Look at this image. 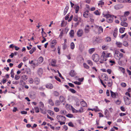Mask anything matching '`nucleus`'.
Listing matches in <instances>:
<instances>
[{
    "label": "nucleus",
    "instance_id": "f257e3e1",
    "mask_svg": "<svg viewBox=\"0 0 131 131\" xmlns=\"http://www.w3.org/2000/svg\"><path fill=\"white\" fill-rule=\"evenodd\" d=\"M123 57V54L117 51H115L114 53V57L115 59L119 60Z\"/></svg>",
    "mask_w": 131,
    "mask_h": 131
},
{
    "label": "nucleus",
    "instance_id": "f03ea898",
    "mask_svg": "<svg viewBox=\"0 0 131 131\" xmlns=\"http://www.w3.org/2000/svg\"><path fill=\"white\" fill-rule=\"evenodd\" d=\"M104 17H106V21L107 22L109 23H112L113 21V16L109 14L105 15Z\"/></svg>",
    "mask_w": 131,
    "mask_h": 131
},
{
    "label": "nucleus",
    "instance_id": "7ed1b4c3",
    "mask_svg": "<svg viewBox=\"0 0 131 131\" xmlns=\"http://www.w3.org/2000/svg\"><path fill=\"white\" fill-rule=\"evenodd\" d=\"M107 60V59L106 58L105 56V52L103 51L102 53L100 62V63H103L104 61H106Z\"/></svg>",
    "mask_w": 131,
    "mask_h": 131
},
{
    "label": "nucleus",
    "instance_id": "20e7f679",
    "mask_svg": "<svg viewBox=\"0 0 131 131\" xmlns=\"http://www.w3.org/2000/svg\"><path fill=\"white\" fill-rule=\"evenodd\" d=\"M123 98L126 105H129L130 104L131 100L130 98H129L126 96H124Z\"/></svg>",
    "mask_w": 131,
    "mask_h": 131
},
{
    "label": "nucleus",
    "instance_id": "39448f33",
    "mask_svg": "<svg viewBox=\"0 0 131 131\" xmlns=\"http://www.w3.org/2000/svg\"><path fill=\"white\" fill-rule=\"evenodd\" d=\"M57 118L58 120V121H64L66 120V118L65 117L62 115H57Z\"/></svg>",
    "mask_w": 131,
    "mask_h": 131
},
{
    "label": "nucleus",
    "instance_id": "423d86ee",
    "mask_svg": "<svg viewBox=\"0 0 131 131\" xmlns=\"http://www.w3.org/2000/svg\"><path fill=\"white\" fill-rule=\"evenodd\" d=\"M92 59L95 62H97L99 59V56L97 54H93L92 56Z\"/></svg>",
    "mask_w": 131,
    "mask_h": 131
},
{
    "label": "nucleus",
    "instance_id": "0eeeda50",
    "mask_svg": "<svg viewBox=\"0 0 131 131\" xmlns=\"http://www.w3.org/2000/svg\"><path fill=\"white\" fill-rule=\"evenodd\" d=\"M83 34V31L82 29H79L77 32V35L78 37H80Z\"/></svg>",
    "mask_w": 131,
    "mask_h": 131
},
{
    "label": "nucleus",
    "instance_id": "6e6552de",
    "mask_svg": "<svg viewBox=\"0 0 131 131\" xmlns=\"http://www.w3.org/2000/svg\"><path fill=\"white\" fill-rule=\"evenodd\" d=\"M90 28L88 25L86 26L84 29V32L85 33H87L89 32L90 31Z\"/></svg>",
    "mask_w": 131,
    "mask_h": 131
},
{
    "label": "nucleus",
    "instance_id": "1a4fd4ad",
    "mask_svg": "<svg viewBox=\"0 0 131 131\" xmlns=\"http://www.w3.org/2000/svg\"><path fill=\"white\" fill-rule=\"evenodd\" d=\"M40 81V80L37 77L36 78L34 79V83L36 85H38L39 84V83Z\"/></svg>",
    "mask_w": 131,
    "mask_h": 131
},
{
    "label": "nucleus",
    "instance_id": "9d476101",
    "mask_svg": "<svg viewBox=\"0 0 131 131\" xmlns=\"http://www.w3.org/2000/svg\"><path fill=\"white\" fill-rule=\"evenodd\" d=\"M46 86V88L50 89H52L53 87L52 85L50 83H49L47 84Z\"/></svg>",
    "mask_w": 131,
    "mask_h": 131
},
{
    "label": "nucleus",
    "instance_id": "9b49d317",
    "mask_svg": "<svg viewBox=\"0 0 131 131\" xmlns=\"http://www.w3.org/2000/svg\"><path fill=\"white\" fill-rule=\"evenodd\" d=\"M120 19L122 21H125L127 20V18L125 16H122L120 17Z\"/></svg>",
    "mask_w": 131,
    "mask_h": 131
},
{
    "label": "nucleus",
    "instance_id": "f8f14e48",
    "mask_svg": "<svg viewBox=\"0 0 131 131\" xmlns=\"http://www.w3.org/2000/svg\"><path fill=\"white\" fill-rule=\"evenodd\" d=\"M70 75L72 77L76 75V74L74 70H71L69 73Z\"/></svg>",
    "mask_w": 131,
    "mask_h": 131
},
{
    "label": "nucleus",
    "instance_id": "ddd939ff",
    "mask_svg": "<svg viewBox=\"0 0 131 131\" xmlns=\"http://www.w3.org/2000/svg\"><path fill=\"white\" fill-rule=\"evenodd\" d=\"M116 44L117 47L119 48H121L122 47V43L119 42L117 41L116 43Z\"/></svg>",
    "mask_w": 131,
    "mask_h": 131
},
{
    "label": "nucleus",
    "instance_id": "4468645a",
    "mask_svg": "<svg viewBox=\"0 0 131 131\" xmlns=\"http://www.w3.org/2000/svg\"><path fill=\"white\" fill-rule=\"evenodd\" d=\"M110 92L111 95L113 98H116V95L115 93L113 92L112 91H110Z\"/></svg>",
    "mask_w": 131,
    "mask_h": 131
},
{
    "label": "nucleus",
    "instance_id": "2eb2a0df",
    "mask_svg": "<svg viewBox=\"0 0 131 131\" xmlns=\"http://www.w3.org/2000/svg\"><path fill=\"white\" fill-rule=\"evenodd\" d=\"M43 71L42 69L41 68H39L38 71V75L40 76L42 73Z\"/></svg>",
    "mask_w": 131,
    "mask_h": 131
},
{
    "label": "nucleus",
    "instance_id": "dca6fc26",
    "mask_svg": "<svg viewBox=\"0 0 131 131\" xmlns=\"http://www.w3.org/2000/svg\"><path fill=\"white\" fill-rule=\"evenodd\" d=\"M80 103L81 105L83 107H85L87 106V105L86 103L84 101L81 102Z\"/></svg>",
    "mask_w": 131,
    "mask_h": 131
},
{
    "label": "nucleus",
    "instance_id": "f3484780",
    "mask_svg": "<svg viewBox=\"0 0 131 131\" xmlns=\"http://www.w3.org/2000/svg\"><path fill=\"white\" fill-rule=\"evenodd\" d=\"M59 99L61 103L64 102L65 101V98L64 97L62 96H60L59 98Z\"/></svg>",
    "mask_w": 131,
    "mask_h": 131
},
{
    "label": "nucleus",
    "instance_id": "a211bd4d",
    "mask_svg": "<svg viewBox=\"0 0 131 131\" xmlns=\"http://www.w3.org/2000/svg\"><path fill=\"white\" fill-rule=\"evenodd\" d=\"M121 25L122 26L126 27L127 26L128 24L126 22H124L123 21H122L121 23Z\"/></svg>",
    "mask_w": 131,
    "mask_h": 131
},
{
    "label": "nucleus",
    "instance_id": "6ab92c4d",
    "mask_svg": "<svg viewBox=\"0 0 131 131\" xmlns=\"http://www.w3.org/2000/svg\"><path fill=\"white\" fill-rule=\"evenodd\" d=\"M68 9L69 7L68 6H66L64 9L63 12V14L64 15H65L67 13V11H68Z\"/></svg>",
    "mask_w": 131,
    "mask_h": 131
},
{
    "label": "nucleus",
    "instance_id": "aec40b11",
    "mask_svg": "<svg viewBox=\"0 0 131 131\" xmlns=\"http://www.w3.org/2000/svg\"><path fill=\"white\" fill-rule=\"evenodd\" d=\"M38 63H41L43 61V58L42 57H40L38 59Z\"/></svg>",
    "mask_w": 131,
    "mask_h": 131
},
{
    "label": "nucleus",
    "instance_id": "412c9836",
    "mask_svg": "<svg viewBox=\"0 0 131 131\" xmlns=\"http://www.w3.org/2000/svg\"><path fill=\"white\" fill-rule=\"evenodd\" d=\"M98 27V30L99 32L100 33H101V32H102L103 31V29L102 27L101 26H99Z\"/></svg>",
    "mask_w": 131,
    "mask_h": 131
},
{
    "label": "nucleus",
    "instance_id": "4be33fe9",
    "mask_svg": "<svg viewBox=\"0 0 131 131\" xmlns=\"http://www.w3.org/2000/svg\"><path fill=\"white\" fill-rule=\"evenodd\" d=\"M53 94L54 95L56 96H58L59 94V93L57 91H54Z\"/></svg>",
    "mask_w": 131,
    "mask_h": 131
},
{
    "label": "nucleus",
    "instance_id": "5701e85b",
    "mask_svg": "<svg viewBox=\"0 0 131 131\" xmlns=\"http://www.w3.org/2000/svg\"><path fill=\"white\" fill-rule=\"evenodd\" d=\"M74 32L73 30H71L69 33V34L70 36L71 37H72L74 36Z\"/></svg>",
    "mask_w": 131,
    "mask_h": 131
},
{
    "label": "nucleus",
    "instance_id": "b1692460",
    "mask_svg": "<svg viewBox=\"0 0 131 131\" xmlns=\"http://www.w3.org/2000/svg\"><path fill=\"white\" fill-rule=\"evenodd\" d=\"M36 50L35 47H33L32 49L29 52L30 54H32Z\"/></svg>",
    "mask_w": 131,
    "mask_h": 131
},
{
    "label": "nucleus",
    "instance_id": "393cba45",
    "mask_svg": "<svg viewBox=\"0 0 131 131\" xmlns=\"http://www.w3.org/2000/svg\"><path fill=\"white\" fill-rule=\"evenodd\" d=\"M125 29V28L124 27L121 28L119 29V32L121 33H122L124 32Z\"/></svg>",
    "mask_w": 131,
    "mask_h": 131
},
{
    "label": "nucleus",
    "instance_id": "a878e982",
    "mask_svg": "<svg viewBox=\"0 0 131 131\" xmlns=\"http://www.w3.org/2000/svg\"><path fill=\"white\" fill-rule=\"evenodd\" d=\"M60 113L62 115H66L67 114V112L66 111H61Z\"/></svg>",
    "mask_w": 131,
    "mask_h": 131
},
{
    "label": "nucleus",
    "instance_id": "bb28decb",
    "mask_svg": "<svg viewBox=\"0 0 131 131\" xmlns=\"http://www.w3.org/2000/svg\"><path fill=\"white\" fill-rule=\"evenodd\" d=\"M22 79L23 80L25 81L27 79L28 77L26 75H23L22 76Z\"/></svg>",
    "mask_w": 131,
    "mask_h": 131
},
{
    "label": "nucleus",
    "instance_id": "cd10ccee",
    "mask_svg": "<svg viewBox=\"0 0 131 131\" xmlns=\"http://www.w3.org/2000/svg\"><path fill=\"white\" fill-rule=\"evenodd\" d=\"M56 61L55 60H52L51 64L52 66L54 67L55 66V64L56 63Z\"/></svg>",
    "mask_w": 131,
    "mask_h": 131
},
{
    "label": "nucleus",
    "instance_id": "c85d7f7f",
    "mask_svg": "<svg viewBox=\"0 0 131 131\" xmlns=\"http://www.w3.org/2000/svg\"><path fill=\"white\" fill-rule=\"evenodd\" d=\"M48 103L50 105L52 106H53L54 105V103L53 102L52 99H50L48 101Z\"/></svg>",
    "mask_w": 131,
    "mask_h": 131
},
{
    "label": "nucleus",
    "instance_id": "c756f323",
    "mask_svg": "<svg viewBox=\"0 0 131 131\" xmlns=\"http://www.w3.org/2000/svg\"><path fill=\"white\" fill-rule=\"evenodd\" d=\"M107 83L108 86L109 87H111L112 85V81L111 80H110Z\"/></svg>",
    "mask_w": 131,
    "mask_h": 131
},
{
    "label": "nucleus",
    "instance_id": "7c9ffc66",
    "mask_svg": "<svg viewBox=\"0 0 131 131\" xmlns=\"http://www.w3.org/2000/svg\"><path fill=\"white\" fill-rule=\"evenodd\" d=\"M55 104L57 106H59L60 104V102L59 100H56L55 101Z\"/></svg>",
    "mask_w": 131,
    "mask_h": 131
},
{
    "label": "nucleus",
    "instance_id": "2f4dec72",
    "mask_svg": "<svg viewBox=\"0 0 131 131\" xmlns=\"http://www.w3.org/2000/svg\"><path fill=\"white\" fill-rule=\"evenodd\" d=\"M34 109L35 112L36 113H38L39 112V108L38 107H35Z\"/></svg>",
    "mask_w": 131,
    "mask_h": 131
},
{
    "label": "nucleus",
    "instance_id": "473e14b6",
    "mask_svg": "<svg viewBox=\"0 0 131 131\" xmlns=\"http://www.w3.org/2000/svg\"><path fill=\"white\" fill-rule=\"evenodd\" d=\"M39 104H40L39 106L40 108H43L44 107V105L42 102H40L39 103Z\"/></svg>",
    "mask_w": 131,
    "mask_h": 131
},
{
    "label": "nucleus",
    "instance_id": "72a5a7b5",
    "mask_svg": "<svg viewBox=\"0 0 131 131\" xmlns=\"http://www.w3.org/2000/svg\"><path fill=\"white\" fill-rule=\"evenodd\" d=\"M26 72L27 74H31L30 70L29 68H27L26 69Z\"/></svg>",
    "mask_w": 131,
    "mask_h": 131
},
{
    "label": "nucleus",
    "instance_id": "f704fd0d",
    "mask_svg": "<svg viewBox=\"0 0 131 131\" xmlns=\"http://www.w3.org/2000/svg\"><path fill=\"white\" fill-rule=\"evenodd\" d=\"M95 50V49L94 48H92L90 49L89 50V51L90 53H92Z\"/></svg>",
    "mask_w": 131,
    "mask_h": 131
},
{
    "label": "nucleus",
    "instance_id": "c9c22d12",
    "mask_svg": "<svg viewBox=\"0 0 131 131\" xmlns=\"http://www.w3.org/2000/svg\"><path fill=\"white\" fill-rule=\"evenodd\" d=\"M79 9V6H77L75 8V13H77Z\"/></svg>",
    "mask_w": 131,
    "mask_h": 131
},
{
    "label": "nucleus",
    "instance_id": "e433bc0d",
    "mask_svg": "<svg viewBox=\"0 0 131 131\" xmlns=\"http://www.w3.org/2000/svg\"><path fill=\"white\" fill-rule=\"evenodd\" d=\"M74 48V45L73 42H72L71 44V48L72 49H73Z\"/></svg>",
    "mask_w": 131,
    "mask_h": 131
},
{
    "label": "nucleus",
    "instance_id": "4c0bfd02",
    "mask_svg": "<svg viewBox=\"0 0 131 131\" xmlns=\"http://www.w3.org/2000/svg\"><path fill=\"white\" fill-rule=\"evenodd\" d=\"M120 7V6L119 5L117 4L115 5L114 6V8L116 10H118L119 9Z\"/></svg>",
    "mask_w": 131,
    "mask_h": 131
},
{
    "label": "nucleus",
    "instance_id": "58836bf2",
    "mask_svg": "<svg viewBox=\"0 0 131 131\" xmlns=\"http://www.w3.org/2000/svg\"><path fill=\"white\" fill-rule=\"evenodd\" d=\"M78 17L77 15H75L73 19V20L75 21H78Z\"/></svg>",
    "mask_w": 131,
    "mask_h": 131
},
{
    "label": "nucleus",
    "instance_id": "ea45409f",
    "mask_svg": "<svg viewBox=\"0 0 131 131\" xmlns=\"http://www.w3.org/2000/svg\"><path fill=\"white\" fill-rule=\"evenodd\" d=\"M83 16L85 18H88L89 17L88 14L84 12L83 14Z\"/></svg>",
    "mask_w": 131,
    "mask_h": 131
},
{
    "label": "nucleus",
    "instance_id": "a19ab883",
    "mask_svg": "<svg viewBox=\"0 0 131 131\" xmlns=\"http://www.w3.org/2000/svg\"><path fill=\"white\" fill-rule=\"evenodd\" d=\"M83 66L86 69H88L89 68V67L85 63H84Z\"/></svg>",
    "mask_w": 131,
    "mask_h": 131
},
{
    "label": "nucleus",
    "instance_id": "79ce46f5",
    "mask_svg": "<svg viewBox=\"0 0 131 131\" xmlns=\"http://www.w3.org/2000/svg\"><path fill=\"white\" fill-rule=\"evenodd\" d=\"M67 47V45L65 43L63 44V49L64 50H65Z\"/></svg>",
    "mask_w": 131,
    "mask_h": 131
},
{
    "label": "nucleus",
    "instance_id": "37998d69",
    "mask_svg": "<svg viewBox=\"0 0 131 131\" xmlns=\"http://www.w3.org/2000/svg\"><path fill=\"white\" fill-rule=\"evenodd\" d=\"M123 45L125 47L127 46L128 45V42L127 41H124L123 42Z\"/></svg>",
    "mask_w": 131,
    "mask_h": 131
},
{
    "label": "nucleus",
    "instance_id": "c03bdc74",
    "mask_svg": "<svg viewBox=\"0 0 131 131\" xmlns=\"http://www.w3.org/2000/svg\"><path fill=\"white\" fill-rule=\"evenodd\" d=\"M110 63H111L110 64L111 66H112L113 65V64H115V61L113 60H110L109 61Z\"/></svg>",
    "mask_w": 131,
    "mask_h": 131
},
{
    "label": "nucleus",
    "instance_id": "a18cd8bd",
    "mask_svg": "<svg viewBox=\"0 0 131 131\" xmlns=\"http://www.w3.org/2000/svg\"><path fill=\"white\" fill-rule=\"evenodd\" d=\"M69 91L72 93H76V91L74 89H70Z\"/></svg>",
    "mask_w": 131,
    "mask_h": 131
},
{
    "label": "nucleus",
    "instance_id": "49530a36",
    "mask_svg": "<svg viewBox=\"0 0 131 131\" xmlns=\"http://www.w3.org/2000/svg\"><path fill=\"white\" fill-rule=\"evenodd\" d=\"M119 69L122 71V72L123 73H125V69L124 68L122 67H119Z\"/></svg>",
    "mask_w": 131,
    "mask_h": 131
},
{
    "label": "nucleus",
    "instance_id": "de8ad7c7",
    "mask_svg": "<svg viewBox=\"0 0 131 131\" xmlns=\"http://www.w3.org/2000/svg\"><path fill=\"white\" fill-rule=\"evenodd\" d=\"M11 77L12 78H13L14 77V71L13 70H12L11 72Z\"/></svg>",
    "mask_w": 131,
    "mask_h": 131
},
{
    "label": "nucleus",
    "instance_id": "09e8293b",
    "mask_svg": "<svg viewBox=\"0 0 131 131\" xmlns=\"http://www.w3.org/2000/svg\"><path fill=\"white\" fill-rule=\"evenodd\" d=\"M29 82L30 84H32L34 82V80L32 78H30L29 79Z\"/></svg>",
    "mask_w": 131,
    "mask_h": 131
},
{
    "label": "nucleus",
    "instance_id": "8fccbe9b",
    "mask_svg": "<svg viewBox=\"0 0 131 131\" xmlns=\"http://www.w3.org/2000/svg\"><path fill=\"white\" fill-rule=\"evenodd\" d=\"M104 4V2H103L102 1H100L99 2L98 4V5L99 6L100 5H102Z\"/></svg>",
    "mask_w": 131,
    "mask_h": 131
},
{
    "label": "nucleus",
    "instance_id": "3c124183",
    "mask_svg": "<svg viewBox=\"0 0 131 131\" xmlns=\"http://www.w3.org/2000/svg\"><path fill=\"white\" fill-rule=\"evenodd\" d=\"M129 11H127L126 12H125L124 14V16H125L126 17L128 16L129 15Z\"/></svg>",
    "mask_w": 131,
    "mask_h": 131
},
{
    "label": "nucleus",
    "instance_id": "603ef678",
    "mask_svg": "<svg viewBox=\"0 0 131 131\" xmlns=\"http://www.w3.org/2000/svg\"><path fill=\"white\" fill-rule=\"evenodd\" d=\"M94 13L96 15H100V14L99 13L98 10H96L94 12Z\"/></svg>",
    "mask_w": 131,
    "mask_h": 131
},
{
    "label": "nucleus",
    "instance_id": "864d4df0",
    "mask_svg": "<svg viewBox=\"0 0 131 131\" xmlns=\"http://www.w3.org/2000/svg\"><path fill=\"white\" fill-rule=\"evenodd\" d=\"M105 40L107 42L110 41L111 40V38L109 37H107L106 38Z\"/></svg>",
    "mask_w": 131,
    "mask_h": 131
},
{
    "label": "nucleus",
    "instance_id": "5fc2aeb1",
    "mask_svg": "<svg viewBox=\"0 0 131 131\" xmlns=\"http://www.w3.org/2000/svg\"><path fill=\"white\" fill-rule=\"evenodd\" d=\"M57 43L56 41L55 40H53L51 42V43L52 44L55 45Z\"/></svg>",
    "mask_w": 131,
    "mask_h": 131
},
{
    "label": "nucleus",
    "instance_id": "6e6d98bb",
    "mask_svg": "<svg viewBox=\"0 0 131 131\" xmlns=\"http://www.w3.org/2000/svg\"><path fill=\"white\" fill-rule=\"evenodd\" d=\"M121 85L123 87H125L126 85V83L124 82H122L121 84Z\"/></svg>",
    "mask_w": 131,
    "mask_h": 131
},
{
    "label": "nucleus",
    "instance_id": "4d7b16f0",
    "mask_svg": "<svg viewBox=\"0 0 131 131\" xmlns=\"http://www.w3.org/2000/svg\"><path fill=\"white\" fill-rule=\"evenodd\" d=\"M19 76L17 75H16L15 76V79L16 80H18L19 78Z\"/></svg>",
    "mask_w": 131,
    "mask_h": 131
},
{
    "label": "nucleus",
    "instance_id": "13d9d810",
    "mask_svg": "<svg viewBox=\"0 0 131 131\" xmlns=\"http://www.w3.org/2000/svg\"><path fill=\"white\" fill-rule=\"evenodd\" d=\"M68 124L69 126H70L71 127H74V125H73L72 123L71 122H69V123H68Z\"/></svg>",
    "mask_w": 131,
    "mask_h": 131
},
{
    "label": "nucleus",
    "instance_id": "bf43d9fd",
    "mask_svg": "<svg viewBox=\"0 0 131 131\" xmlns=\"http://www.w3.org/2000/svg\"><path fill=\"white\" fill-rule=\"evenodd\" d=\"M72 110L73 112L74 113H77L78 111L75 109L74 108H72Z\"/></svg>",
    "mask_w": 131,
    "mask_h": 131
},
{
    "label": "nucleus",
    "instance_id": "052dcab7",
    "mask_svg": "<svg viewBox=\"0 0 131 131\" xmlns=\"http://www.w3.org/2000/svg\"><path fill=\"white\" fill-rule=\"evenodd\" d=\"M66 116L68 117L72 118L73 117V115L72 114H68L66 115Z\"/></svg>",
    "mask_w": 131,
    "mask_h": 131
},
{
    "label": "nucleus",
    "instance_id": "680f3d73",
    "mask_svg": "<svg viewBox=\"0 0 131 131\" xmlns=\"http://www.w3.org/2000/svg\"><path fill=\"white\" fill-rule=\"evenodd\" d=\"M102 48L103 50H106L108 48V47L104 45L102 46Z\"/></svg>",
    "mask_w": 131,
    "mask_h": 131
},
{
    "label": "nucleus",
    "instance_id": "e2e57ef3",
    "mask_svg": "<svg viewBox=\"0 0 131 131\" xmlns=\"http://www.w3.org/2000/svg\"><path fill=\"white\" fill-rule=\"evenodd\" d=\"M87 62L90 65H93L91 61L90 60H88L87 61Z\"/></svg>",
    "mask_w": 131,
    "mask_h": 131
},
{
    "label": "nucleus",
    "instance_id": "0e129e2a",
    "mask_svg": "<svg viewBox=\"0 0 131 131\" xmlns=\"http://www.w3.org/2000/svg\"><path fill=\"white\" fill-rule=\"evenodd\" d=\"M42 32L41 33L42 34V36H43L44 34L46 35V33L43 31V28H41Z\"/></svg>",
    "mask_w": 131,
    "mask_h": 131
},
{
    "label": "nucleus",
    "instance_id": "69168bd1",
    "mask_svg": "<svg viewBox=\"0 0 131 131\" xmlns=\"http://www.w3.org/2000/svg\"><path fill=\"white\" fill-rule=\"evenodd\" d=\"M40 110L42 112V113H43V114H46V111H43L42 109L40 108Z\"/></svg>",
    "mask_w": 131,
    "mask_h": 131
},
{
    "label": "nucleus",
    "instance_id": "338daca9",
    "mask_svg": "<svg viewBox=\"0 0 131 131\" xmlns=\"http://www.w3.org/2000/svg\"><path fill=\"white\" fill-rule=\"evenodd\" d=\"M54 77H55V79L56 80H57L58 81L60 82H61V80L59 78L57 77V76H55Z\"/></svg>",
    "mask_w": 131,
    "mask_h": 131
},
{
    "label": "nucleus",
    "instance_id": "774afa93",
    "mask_svg": "<svg viewBox=\"0 0 131 131\" xmlns=\"http://www.w3.org/2000/svg\"><path fill=\"white\" fill-rule=\"evenodd\" d=\"M105 56H106V58H107L108 57H110V56H111V54L110 53H108L106 54H105Z\"/></svg>",
    "mask_w": 131,
    "mask_h": 131
}]
</instances>
